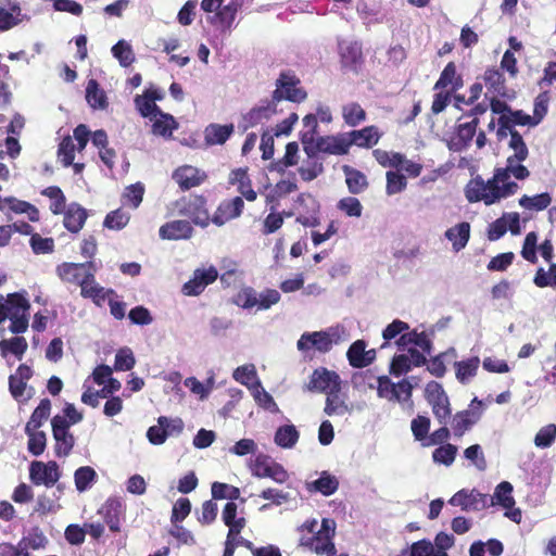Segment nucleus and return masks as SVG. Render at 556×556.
Here are the masks:
<instances>
[{
  "label": "nucleus",
  "instance_id": "obj_54",
  "mask_svg": "<svg viewBox=\"0 0 556 556\" xmlns=\"http://www.w3.org/2000/svg\"><path fill=\"white\" fill-rule=\"evenodd\" d=\"M457 446L451 443H446L437 447L432 453V459L434 463L451 466L456 457Z\"/></svg>",
  "mask_w": 556,
  "mask_h": 556
},
{
  "label": "nucleus",
  "instance_id": "obj_34",
  "mask_svg": "<svg viewBox=\"0 0 556 556\" xmlns=\"http://www.w3.org/2000/svg\"><path fill=\"white\" fill-rule=\"evenodd\" d=\"M233 132V125L210 124L204 130L205 141L210 146L224 144Z\"/></svg>",
  "mask_w": 556,
  "mask_h": 556
},
{
  "label": "nucleus",
  "instance_id": "obj_64",
  "mask_svg": "<svg viewBox=\"0 0 556 556\" xmlns=\"http://www.w3.org/2000/svg\"><path fill=\"white\" fill-rule=\"evenodd\" d=\"M555 439L556 426L554 424H549L538 431L534 438V444L541 448L549 447L554 443Z\"/></svg>",
  "mask_w": 556,
  "mask_h": 556
},
{
  "label": "nucleus",
  "instance_id": "obj_15",
  "mask_svg": "<svg viewBox=\"0 0 556 556\" xmlns=\"http://www.w3.org/2000/svg\"><path fill=\"white\" fill-rule=\"evenodd\" d=\"M244 208V201L237 195L222 201L212 216V223L218 227L240 217Z\"/></svg>",
  "mask_w": 556,
  "mask_h": 556
},
{
  "label": "nucleus",
  "instance_id": "obj_58",
  "mask_svg": "<svg viewBox=\"0 0 556 556\" xmlns=\"http://www.w3.org/2000/svg\"><path fill=\"white\" fill-rule=\"evenodd\" d=\"M430 425V418L422 415H418L412 420L410 429L416 441L424 442L428 439Z\"/></svg>",
  "mask_w": 556,
  "mask_h": 556
},
{
  "label": "nucleus",
  "instance_id": "obj_60",
  "mask_svg": "<svg viewBox=\"0 0 556 556\" xmlns=\"http://www.w3.org/2000/svg\"><path fill=\"white\" fill-rule=\"evenodd\" d=\"M232 302L242 308H252L257 306V294L253 288L245 287L233 296Z\"/></svg>",
  "mask_w": 556,
  "mask_h": 556
},
{
  "label": "nucleus",
  "instance_id": "obj_21",
  "mask_svg": "<svg viewBox=\"0 0 556 556\" xmlns=\"http://www.w3.org/2000/svg\"><path fill=\"white\" fill-rule=\"evenodd\" d=\"M228 181L230 185H237V191L241 194L242 199L244 198L249 202L257 199V192L253 189L247 167L232 169Z\"/></svg>",
  "mask_w": 556,
  "mask_h": 556
},
{
  "label": "nucleus",
  "instance_id": "obj_23",
  "mask_svg": "<svg viewBox=\"0 0 556 556\" xmlns=\"http://www.w3.org/2000/svg\"><path fill=\"white\" fill-rule=\"evenodd\" d=\"M277 103L274 99L262 101L257 106L252 108L244 116L245 128L255 127L268 121L276 112Z\"/></svg>",
  "mask_w": 556,
  "mask_h": 556
},
{
  "label": "nucleus",
  "instance_id": "obj_35",
  "mask_svg": "<svg viewBox=\"0 0 556 556\" xmlns=\"http://www.w3.org/2000/svg\"><path fill=\"white\" fill-rule=\"evenodd\" d=\"M86 100L92 109L105 110L109 106L106 93L96 79H89L86 87Z\"/></svg>",
  "mask_w": 556,
  "mask_h": 556
},
{
  "label": "nucleus",
  "instance_id": "obj_29",
  "mask_svg": "<svg viewBox=\"0 0 556 556\" xmlns=\"http://www.w3.org/2000/svg\"><path fill=\"white\" fill-rule=\"evenodd\" d=\"M64 227L74 233H77L85 225L87 211L77 203H72L64 210Z\"/></svg>",
  "mask_w": 556,
  "mask_h": 556
},
{
  "label": "nucleus",
  "instance_id": "obj_7",
  "mask_svg": "<svg viewBox=\"0 0 556 556\" xmlns=\"http://www.w3.org/2000/svg\"><path fill=\"white\" fill-rule=\"evenodd\" d=\"M206 198L201 194H190L177 201L179 214L191 219L198 226L206 227L212 222L206 208Z\"/></svg>",
  "mask_w": 556,
  "mask_h": 556
},
{
  "label": "nucleus",
  "instance_id": "obj_12",
  "mask_svg": "<svg viewBox=\"0 0 556 556\" xmlns=\"http://www.w3.org/2000/svg\"><path fill=\"white\" fill-rule=\"evenodd\" d=\"M453 506H459L463 510H482L490 504H493V500L489 495L479 492L476 489L466 490L463 489L456 492L448 501Z\"/></svg>",
  "mask_w": 556,
  "mask_h": 556
},
{
  "label": "nucleus",
  "instance_id": "obj_17",
  "mask_svg": "<svg viewBox=\"0 0 556 556\" xmlns=\"http://www.w3.org/2000/svg\"><path fill=\"white\" fill-rule=\"evenodd\" d=\"M173 179L184 191L201 186L206 179L207 174L192 165H181L173 173Z\"/></svg>",
  "mask_w": 556,
  "mask_h": 556
},
{
  "label": "nucleus",
  "instance_id": "obj_11",
  "mask_svg": "<svg viewBox=\"0 0 556 556\" xmlns=\"http://www.w3.org/2000/svg\"><path fill=\"white\" fill-rule=\"evenodd\" d=\"M482 415V401L475 397L471 401L470 408L457 412L452 419L453 433L462 438L473 425H476Z\"/></svg>",
  "mask_w": 556,
  "mask_h": 556
},
{
  "label": "nucleus",
  "instance_id": "obj_49",
  "mask_svg": "<svg viewBox=\"0 0 556 556\" xmlns=\"http://www.w3.org/2000/svg\"><path fill=\"white\" fill-rule=\"evenodd\" d=\"M25 433L28 437V442H27L28 452L33 456H40L45 452L46 445H47L46 433L43 431H39V430H33V431L25 430Z\"/></svg>",
  "mask_w": 556,
  "mask_h": 556
},
{
  "label": "nucleus",
  "instance_id": "obj_56",
  "mask_svg": "<svg viewBox=\"0 0 556 556\" xmlns=\"http://www.w3.org/2000/svg\"><path fill=\"white\" fill-rule=\"evenodd\" d=\"M75 144L71 136L64 137L58 147V156L60 157L64 167L73 164L75 159Z\"/></svg>",
  "mask_w": 556,
  "mask_h": 556
},
{
  "label": "nucleus",
  "instance_id": "obj_3",
  "mask_svg": "<svg viewBox=\"0 0 556 556\" xmlns=\"http://www.w3.org/2000/svg\"><path fill=\"white\" fill-rule=\"evenodd\" d=\"M30 304L22 292L10 293L4 298L0 295V325L7 318L11 320L10 331L18 334L28 328Z\"/></svg>",
  "mask_w": 556,
  "mask_h": 556
},
{
  "label": "nucleus",
  "instance_id": "obj_39",
  "mask_svg": "<svg viewBox=\"0 0 556 556\" xmlns=\"http://www.w3.org/2000/svg\"><path fill=\"white\" fill-rule=\"evenodd\" d=\"M3 202L8 205L10 211L16 214H27L30 222H38L40 218L38 208L27 201L18 200L14 197H8Z\"/></svg>",
  "mask_w": 556,
  "mask_h": 556
},
{
  "label": "nucleus",
  "instance_id": "obj_9",
  "mask_svg": "<svg viewBox=\"0 0 556 556\" xmlns=\"http://www.w3.org/2000/svg\"><path fill=\"white\" fill-rule=\"evenodd\" d=\"M52 433L55 440V454L58 457L67 456L75 444L74 435L68 431L70 424L65 417L54 416L51 420Z\"/></svg>",
  "mask_w": 556,
  "mask_h": 556
},
{
  "label": "nucleus",
  "instance_id": "obj_53",
  "mask_svg": "<svg viewBox=\"0 0 556 556\" xmlns=\"http://www.w3.org/2000/svg\"><path fill=\"white\" fill-rule=\"evenodd\" d=\"M144 194V186L141 182H136L128 186L123 193V203L132 208H137L142 202Z\"/></svg>",
  "mask_w": 556,
  "mask_h": 556
},
{
  "label": "nucleus",
  "instance_id": "obj_32",
  "mask_svg": "<svg viewBox=\"0 0 556 556\" xmlns=\"http://www.w3.org/2000/svg\"><path fill=\"white\" fill-rule=\"evenodd\" d=\"M479 125V118L475 117L470 122L462 123L456 126V150L460 151L470 146Z\"/></svg>",
  "mask_w": 556,
  "mask_h": 556
},
{
  "label": "nucleus",
  "instance_id": "obj_8",
  "mask_svg": "<svg viewBox=\"0 0 556 556\" xmlns=\"http://www.w3.org/2000/svg\"><path fill=\"white\" fill-rule=\"evenodd\" d=\"M377 382L379 397L387 399L390 402L410 401L414 387L407 379L393 383L388 376H380L377 378Z\"/></svg>",
  "mask_w": 556,
  "mask_h": 556
},
{
  "label": "nucleus",
  "instance_id": "obj_10",
  "mask_svg": "<svg viewBox=\"0 0 556 556\" xmlns=\"http://www.w3.org/2000/svg\"><path fill=\"white\" fill-rule=\"evenodd\" d=\"M251 471L254 477L270 478L281 484L289 479V473L282 465L269 460V457L263 454L256 456L251 466Z\"/></svg>",
  "mask_w": 556,
  "mask_h": 556
},
{
  "label": "nucleus",
  "instance_id": "obj_6",
  "mask_svg": "<svg viewBox=\"0 0 556 556\" xmlns=\"http://www.w3.org/2000/svg\"><path fill=\"white\" fill-rule=\"evenodd\" d=\"M425 397L439 424L446 425L452 409L448 396L442 384L433 380L428 382L425 388Z\"/></svg>",
  "mask_w": 556,
  "mask_h": 556
},
{
  "label": "nucleus",
  "instance_id": "obj_57",
  "mask_svg": "<svg viewBox=\"0 0 556 556\" xmlns=\"http://www.w3.org/2000/svg\"><path fill=\"white\" fill-rule=\"evenodd\" d=\"M324 172L323 162L318 159H312L304 162L299 168V174L304 181H312Z\"/></svg>",
  "mask_w": 556,
  "mask_h": 556
},
{
  "label": "nucleus",
  "instance_id": "obj_25",
  "mask_svg": "<svg viewBox=\"0 0 556 556\" xmlns=\"http://www.w3.org/2000/svg\"><path fill=\"white\" fill-rule=\"evenodd\" d=\"M463 86L464 80L462 75L457 73L456 64L454 62H448L434 84L433 89L444 90L450 88L448 91L456 92Z\"/></svg>",
  "mask_w": 556,
  "mask_h": 556
},
{
  "label": "nucleus",
  "instance_id": "obj_36",
  "mask_svg": "<svg viewBox=\"0 0 556 556\" xmlns=\"http://www.w3.org/2000/svg\"><path fill=\"white\" fill-rule=\"evenodd\" d=\"M479 366L480 358L478 356L455 362L454 368L457 380L463 384L468 383L477 375Z\"/></svg>",
  "mask_w": 556,
  "mask_h": 556
},
{
  "label": "nucleus",
  "instance_id": "obj_50",
  "mask_svg": "<svg viewBox=\"0 0 556 556\" xmlns=\"http://www.w3.org/2000/svg\"><path fill=\"white\" fill-rule=\"evenodd\" d=\"M97 472L90 466L79 467L74 473L76 489L84 492L90 488L91 483L96 480Z\"/></svg>",
  "mask_w": 556,
  "mask_h": 556
},
{
  "label": "nucleus",
  "instance_id": "obj_40",
  "mask_svg": "<svg viewBox=\"0 0 556 556\" xmlns=\"http://www.w3.org/2000/svg\"><path fill=\"white\" fill-rule=\"evenodd\" d=\"M51 412V402L49 399H42L39 405L34 409L25 430H38L43 422L49 418Z\"/></svg>",
  "mask_w": 556,
  "mask_h": 556
},
{
  "label": "nucleus",
  "instance_id": "obj_22",
  "mask_svg": "<svg viewBox=\"0 0 556 556\" xmlns=\"http://www.w3.org/2000/svg\"><path fill=\"white\" fill-rule=\"evenodd\" d=\"M159 233L160 237L165 240L189 239L193 233V228L190 222L177 219L161 226Z\"/></svg>",
  "mask_w": 556,
  "mask_h": 556
},
{
  "label": "nucleus",
  "instance_id": "obj_30",
  "mask_svg": "<svg viewBox=\"0 0 556 556\" xmlns=\"http://www.w3.org/2000/svg\"><path fill=\"white\" fill-rule=\"evenodd\" d=\"M342 172L345 176V184L348 186L350 193L359 194L368 188L369 182L366 175L363 172L350 165H343Z\"/></svg>",
  "mask_w": 556,
  "mask_h": 556
},
{
  "label": "nucleus",
  "instance_id": "obj_41",
  "mask_svg": "<svg viewBox=\"0 0 556 556\" xmlns=\"http://www.w3.org/2000/svg\"><path fill=\"white\" fill-rule=\"evenodd\" d=\"M300 433L293 425H285L277 429L275 443L282 448H291L299 441Z\"/></svg>",
  "mask_w": 556,
  "mask_h": 556
},
{
  "label": "nucleus",
  "instance_id": "obj_38",
  "mask_svg": "<svg viewBox=\"0 0 556 556\" xmlns=\"http://www.w3.org/2000/svg\"><path fill=\"white\" fill-rule=\"evenodd\" d=\"M484 84L494 96H504L506 86L502 72L496 67L486 68L483 75Z\"/></svg>",
  "mask_w": 556,
  "mask_h": 556
},
{
  "label": "nucleus",
  "instance_id": "obj_28",
  "mask_svg": "<svg viewBox=\"0 0 556 556\" xmlns=\"http://www.w3.org/2000/svg\"><path fill=\"white\" fill-rule=\"evenodd\" d=\"M122 511V504L116 498H109L98 510L99 515L102 516L104 522L109 526L112 532H118L119 517Z\"/></svg>",
  "mask_w": 556,
  "mask_h": 556
},
{
  "label": "nucleus",
  "instance_id": "obj_59",
  "mask_svg": "<svg viewBox=\"0 0 556 556\" xmlns=\"http://www.w3.org/2000/svg\"><path fill=\"white\" fill-rule=\"evenodd\" d=\"M324 412L328 416H342L349 412V407L345 402L340 399L339 393H330L327 395Z\"/></svg>",
  "mask_w": 556,
  "mask_h": 556
},
{
  "label": "nucleus",
  "instance_id": "obj_5",
  "mask_svg": "<svg viewBox=\"0 0 556 556\" xmlns=\"http://www.w3.org/2000/svg\"><path fill=\"white\" fill-rule=\"evenodd\" d=\"M97 267L92 261L85 263L64 262L56 266L58 277L66 283L83 286L87 281L94 280Z\"/></svg>",
  "mask_w": 556,
  "mask_h": 556
},
{
  "label": "nucleus",
  "instance_id": "obj_26",
  "mask_svg": "<svg viewBox=\"0 0 556 556\" xmlns=\"http://www.w3.org/2000/svg\"><path fill=\"white\" fill-rule=\"evenodd\" d=\"M319 150L323 153L333 155H344L349 153V143L346 134H339L337 136H323L319 137Z\"/></svg>",
  "mask_w": 556,
  "mask_h": 556
},
{
  "label": "nucleus",
  "instance_id": "obj_27",
  "mask_svg": "<svg viewBox=\"0 0 556 556\" xmlns=\"http://www.w3.org/2000/svg\"><path fill=\"white\" fill-rule=\"evenodd\" d=\"M238 506L235 502H228L223 508L222 520L228 527L227 535L240 534L247 526L244 517H238Z\"/></svg>",
  "mask_w": 556,
  "mask_h": 556
},
{
  "label": "nucleus",
  "instance_id": "obj_44",
  "mask_svg": "<svg viewBox=\"0 0 556 556\" xmlns=\"http://www.w3.org/2000/svg\"><path fill=\"white\" fill-rule=\"evenodd\" d=\"M518 202L519 205L526 210L543 211L551 205L552 197L548 192H543L533 197L525 194L519 199Z\"/></svg>",
  "mask_w": 556,
  "mask_h": 556
},
{
  "label": "nucleus",
  "instance_id": "obj_2",
  "mask_svg": "<svg viewBox=\"0 0 556 556\" xmlns=\"http://www.w3.org/2000/svg\"><path fill=\"white\" fill-rule=\"evenodd\" d=\"M505 181L506 169H502V167L495 168L493 177L486 181L477 175L465 186V197L469 203L482 201L485 205H492L500 201V184Z\"/></svg>",
  "mask_w": 556,
  "mask_h": 556
},
{
  "label": "nucleus",
  "instance_id": "obj_42",
  "mask_svg": "<svg viewBox=\"0 0 556 556\" xmlns=\"http://www.w3.org/2000/svg\"><path fill=\"white\" fill-rule=\"evenodd\" d=\"M27 348L28 344L24 337H14L0 341V354L2 357H7L8 353H12L17 359H22Z\"/></svg>",
  "mask_w": 556,
  "mask_h": 556
},
{
  "label": "nucleus",
  "instance_id": "obj_1",
  "mask_svg": "<svg viewBox=\"0 0 556 556\" xmlns=\"http://www.w3.org/2000/svg\"><path fill=\"white\" fill-rule=\"evenodd\" d=\"M298 531L301 534L299 547L316 555H325V553L337 554L333 543L336 535V522L333 519L324 518L318 530L317 520L307 519L298 528Z\"/></svg>",
  "mask_w": 556,
  "mask_h": 556
},
{
  "label": "nucleus",
  "instance_id": "obj_52",
  "mask_svg": "<svg viewBox=\"0 0 556 556\" xmlns=\"http://www.w3.org/2000/svg\"><path fill=\"white\" fill-rule=\"evenodd\" d=\"M513 485L508 481L501 482L494 492V498L496 504L501 505L505 509H510L515 505V500L511 495Z\"/></svg>",
  "mask_w": 556,
  "mask_h": 556
},
{
  "label": "nucleus",
  "instance_id": "obj_18",
  "mask_svg": "<svg viewBox=\"0 0 556 556\" xmlns=\"http://www.w3.org/2000/svg\"><path fill=\"white\" fill-rule=\"evenodd\" d=\"M346 134L349 149L352 146H356L363 149H370L376 146L380 138L382 137V132L375 125L366 126L358 130H352Z\"/></svg>",
  "mask_w": 556,
  "mask_h": 556
},
{
  "label": "nucleus",
  "instance_id": "obj_20",
  "mask_svg": "<svg viewBox=\"0 0 556 556\" xmlns=\"http://www.w3.org/2000/svg\"><path fill=\"white\" fill-rule=\"evenodd\" d=\"M173 425V429L178 431L184 430V422L180 418H168L165 416H161L157 418V425L151 426L147 431V438L150 443L154 445L163 444L168 437V425Z\"/></svg>",
  "mask_w": 556,
  "mask_h": 556
},
{
  "label": "nucleus",
  "instance_id": "obj_14",
  "mask_svg": "<svg viewBox=\"0 0 556 556\" xmlns=\"http://www.w3.org/2000/svg\"><path fill=\"white\" fill-rule=\"evenodd\" d=\"M311 391L320 393H339L341 389L340 377L336 371L328 370L325 367L317 368L313 371L308 383Z\"/></svg>",
  "mask_w": 556,
  "mask_h": 556
},
{
  "label": "nucleus",
  "instance_id": "obj_24",
  "mask_svg": "<svg viewBox=\"0 0 556 556\" xmlns=\"http://www.w3.org/2000/svg\"><path fill=\"white\" fill-rule=\"evenodd\" d=\"M300 204H305L306 211L299 213L296 222L304 227H316L319 225V204L311 194L301 193L296 200Z\"/></svg>",
  "mask_w": 556,
  "mask_h": 556
},
{
  "label": "nucleus",
  "instance_id": "obj_37",
  "mask_svg": "<svg viewBox=\"0 0 556 556\" xmlns=\"http://www.w3.org/2000/svg\"><path fill=\"white\" fill-rule=\"evenodd\" d=\"M151 121H153L152 132L164 138H170L173 136V130L178 126L177 122L170 114L163 113L162 111L157 113V116H153Z\"/></svg>",
  "mask_w": 556,
  "mask_h": 556
},
{
  "label": "nucleus",
  "instance_id": "obj_61",
  "mask_svg": "<svg viewBox=\"0 0 556 556\" xmlns=\"http://www.w3.org/2000/svg\"><path fill=\"white\" fill-rule=\"evenodd\" d=\"M387 186H386V192L389 195L400 193L403 191L406 186L407 181L404 175L397 173V172H388L387 173Z\"/></svg>",
  "mask_w": 556,
  "mask_h": 556
},
{
  "label": "nucleus",
  "instance_id": "obj_47",
  "mask_svg": "<svg viewBox=\"0 0 556 556\" xmlns=\"http://www.w3.org/2000/svg\"><path fill=\"white\" fill-rule=\"evenodd\" d=\"M213 500H230L233 502L240 497V490L237 486L224 483L213 482L211 486Z\"/></svg>",
  "mask_w": 556,
  "mask_h": 556
},
{
  "label": "nucleus",
  "instance_id": "obj_33",
  "mask_svg": "<svg viewBox=\"0 0 556 556\" xmlns=\"http://www.w3.org/2000/svg\"><path fill=\"white\" fill-rule=\"evenodd\" d=\"M397 346L404 348L408 344H414L422 350L424 353L430 354L432 342L426 332H418L417 330L407 331L403 333L396 341Z\"/></svg>",
  "mask_w": 556,
  "mask_h": 556
},
{
  "label": "nucleus",
  "instance_id": "obj_48",
  "mask_svg": "<svg viewBox=\"0 0 556 556\" xmlns=\"http://www.w3.org/2000/svg\"><path fill=\"white\" fill-rule=\"evenodd\" d=\"M112 54L118 60L119 64L124 67L130 66L135 62V54L131 46L125 40L117 41L112 47Z\"/></svg>",
  "mask_w": 556,
  "mask_h": 556
},
{
  "label": "nucleus",
  "instance_id": "obj_19",
  "mask_svg": "<svg viewBox=\"0 0 556 556\" xmlns=\"http://www.w3.org/2000/svg\"><path fill=\"white\" fill-rule=\"evenodd\" d=\"M340 62L343 68L358 73L364 63L362 47L357 42L341 43L339 46Z\"/></svg>",
  "mask_w": 556,
  "mask_h": 556
},
{
  "label": "nucleus",
  "instance_id": "obj_46",
  "mask_svg": "<svg viewBox=\"0 0 556 556\" xmlns=\"http://www.w3.org/2000/svg\"><path fill=\"white\" fill-rule=\"evenodd\" d=\"M367 344L364 340L359 339L354 341L346 352V357L349 364L353 368H364L366 367V362H364L365 349Z\"/></svg>",
  "mask_w": 556,
  "mask_h": 556
},
{
  "label": "nucleus",
  "instance_id": "obj_45",
  "mask_svg": "<svg viewBox=\"0 0 556 556\" xmlns=\"http://www.w3.org/2000/svg\"><path fill=\"white\" fill-rule=\"evenodd\" d=\"M41 194L53 200V202L50 205V211L54 215H59L64 212L65 205H66V198L60 187H58V186L47 187L41 191Z\"/></svg>",
  "mask_w": 556,
  "mask_h": 556
},
{
  "label": "nucleus",
  "instance_id": "obj_63",
  "mask_svg": "<svg viewBox=\"0 0 556 556\" xmlns=\"http://www.w3.org/2000/svg\"><path fill=\"white\" fill-rule=\"evenodd\" d=\"M129 218L130 217L127 213L117 208L105 216L103 225L109 229L119 230L128 224Z\"/></svg>",
  "mask_w": 556,
  "mask_h": 556
},
{
  "label": "nucleus",
  "instance_id": "obj_55",
  "mask_svg": "<svg viewBox=\"0 0 556 556\" xmlns=\"http://www.w3.org/2000/svg\"><path fill=\"white\" fill-rule=\"evenodd\" d=\"M409 330V325L403 320L394 319L391 324H389L382 331V338L384 342L381 344L380 349H384L389 341L395 339L397 336H402Z\"/></svg>",
  "mask_w": 556,
  "mask_h": 556
},
{
  "label": "nucleus",
  "instance_id": "obj_43",
  "mask_svg": "<svg viewBox=\"0 0 556 556\" xmlns=\"http://www.w3.org/2000/svg\"><path fill=\"white\" fill-rule=\"evenodd\" d=\"M366 112L357 102H350L342 106V117L344 123L355 127L366 119Z\"/></svg>",
  "mask_w": 556,
  "mask_h": 556
},
{
  "label": "nucleus",
  "instance_id": "obj_51",
  "mask_svg": "<svg viewBox=\"0 0 556 556\" xmlns=\"http://www.w3.org/2000/svg\"><path fill=\"white\" fill-rule=\"evenodd\" d=\"M314 489L325 496L332 495L339 488L338 479L328 473L323 472L321 476L313 482Z\"/></svg>",
  "mask_w": 556,
  "mask_h": 556
},
{
  "label": "nucleus",
  "instance_id": "obj_13",
  "mask_svg": "<svg viewBox=\"0 0 556 556\" xmlns=\"http://www.w3.org/2000/svg\"><path fill=\"white\" fill-rule=\"evenodd\" d=\"M334 334V332L331 333L330 331L324 330L304 332L298 340L296 348L301 352H307L314 349L319 353H328L332 349L333 343H337V340H333Z\"/></svg>",
  "mask_w": 556,
  "mask_h": 556
},
{
  "label": "nucleus",
  "instance_id": "obj_62",
  "mask_svg": "<svg viewBox=\"0 0 556 556\" xmlns=\"http://www.w3.org/2000/svg\"><path fill=\"white\" fill-rule=\"evenodd\" d=\"M136 364L135 356L130 349H121L115 355L114 369L117 371H127L134 368Z\"/></svg>",
  "mask_w": 556,
  "mask_h": 556
},
{
  "label": "nucleus",
  "instance_id": "obj_31",
  "mask_svg": "<svg viewBox=\"0 0 556 556\" xmlns=\"http://www.w3.org/2000/svg\"><path fill=\"white\" fill-rule=\"evenodd\" d=\"M445 237L452 242L455 252L463 250L470 238V225L467 222L457 224L445 231Z\"/></svg>",
  "mask_w": 556,
  "mask_h": 556
},
{
  "label": "nucleus",
  "instance_id": "obj_16",
  "mask_svg": "<svg viewBox=\"0 0 556 556\" xmlns=\"http://www.w3.org/2000/svg\"><path fill=\"white\" fill-rule=\"evenodd\" d=\"M29 477L36 485L45 484L46 486H52L58 482L61 475L55 462H49L47 464L33 462L29 467Z\"/></svg>",
  "mask_w": 556,
  "mask_h": 556
},
{
  "label": "nucleus",
  "instance_id": "obj_4",
  "mask_svg": "<svg viewBox=\"0 0 556 556\" xmlns=\"http://www.w3.org/2000/svg\"><path fill=\"white\" fill-rule=\"evenodd\" d=\"M274 102L287 100L301 103L307 99L306 90L301 87V80L292 71H283L276 80V89L271 93Z\"/></svg>",
  "mask_w": 556,
  "mask_h": 556
}]
</instances>
